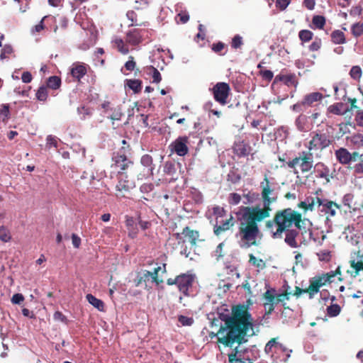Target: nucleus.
<instances>
[{"label": "nucleus", "mask_w": 363, "mask_h": 363, "mask_svg": "<svg viewBox=\"0 0 363 363\" xmlns=\"http://www.w3.org/2000/svg\"><path fill=\"white\" fill-rule=\"evenodd\" d=\"M311 222L303 218L302 214L291 208L278 210L273 218L266 222L265 226L272 233L274 239H281L285 234L284 242L292 248H297L296 238L299 233L311 235Z\"/></svg>", "instance_id": "obj_1"}, {"label": "nucleus", "mask_w": 363, "mask_h": 363, "mask_svg": "<svg viewBox=\"0 0 363 363\" xmlns=\"http://www.w3.org/2000/svg\"><path fill=\"white\" fill-rule=\"evenodd\" d=\"M250 315L247 308L245 306H236L233 308L232 316L228 317L225 321V327H221L216 334L219 342L225 346L233 347L234 343H238L235 347V354L229 356L230 362L233 361V357L242 352L241 345L247 342L245 339L247 330L250 325Z\"/></svg>", "instance_id": "obj_2"}, {"label": "nucleus", "mask_w": 363, "mask_h": 363, "mask_svg": "<svg viewBox=\"0 0 363 363\" xmlns=\"http://www.w3.org/2000/svg\"><path fill=\"white\" fill-rule=\"evenodd\" d=\"M262 187L261 196L262 201V208L260 205H256L251 207V217L252 220L256 222H261L270 216L272 211L271 204L276 201L275 197H271L269 195L273 191L269 186V182L267 176H265L264 181L261 182Z\"/></svg>", "instance_id": "obj_3"}, {"label": "nucleus", "mask_w": 363, "mask_h": 363, "mask_svg": "<svg viewBox=\"0 0 363 363\" xmlns=\"http://www.w3.org/2000/svg\"><path fill=\"white\" fill-rule=\"evenodd\" d=\"M337 161L342 164L347 165V168L353 171L354 174H363V154L354 151L350 152L345 147H340L335 151Z\"/></svg>", "instance_id": "obj_4"}, {"label": "nucleus", "mask_w": 363, "mask_h": 363, "mask_svg": "<svg viewBox=\"0 0 363 363\" xmlns=\"http://www.w3.org/2000/svg\"><path fill=\"white\" fill-rule=\"evenodd\" d=\"M237 220L239 222V231L236 234L238 243L241 247H250V207L242 206L236 213Z\"/></svg>", "instance_id": "obj_5"}, {"label": "nucleus", "mask_w": 363, "mask_h": 363, "mask_svg": "<svg viewBox=\"0 0 363 363\" xmlns=\"http://www.w3.org/2000/svg\"><path fill=\"white\" fill-rule=\"evenodd\" d=\"M310 136L311 140L306 145L308 152L314 155L315 158H320L322 152L333 143V138L328 134L318 130L311 132Z\"/></svg>", "instance_id": "obj_6"}, {"label": "nucleus", "mask_w": 363, "mask_h": 363, "mask_svg": "<svg viewBox=\"0 0 363 363\" xmlns=\"http://www.w3.org/2000/svg\"><path fill=\"white\" fill-rule=\"evenodd\" d=\"M278 337L272 338L265 345L264 352L269 354L274 360H279L284 363L289 362L293 350L277 341Z\"/></svg>", "instance_id": "obj_7"}, {"label": "nucleus", "mask_w": 363, "mask_h": 363, "mask_svg": "<svg viewBox=\"0 0 363 363\" xmlns=\"http://www.w3.org/2000/svg\"><path fill=\"white\" fill-rule=\"evenodd\" d=\"M313 157L315 156L310 152L303 151L299 157L287 162L286 164L291 169H294L297 165H299L301 172L307 173L313 166Z\"/></svg>", "instance_id": "obj_8"}, {"label": "nucleus", "mask_w": 363, "mask_h": 363, "mask_svg": "<svg viewBox=\"0 0 363 363\" xmlns=\"http://www.w3.org/2000/svg\"><path fill=\"white\" fill-rule=\"evenodd\" d=\"M341 206L329 200L328 199H322L321 204L318 211L325 215V225L328 228L332 226L331 218L335 217L337 214V210L340 209Z\"/></svg>", "instance_id": "obj_9"}, {"label": "nucleus", "mask_w": 363, "mask_h": 363, "mask_svg": "<svg viewBox=\"0 0 363 363\" xmlns=\"http://www.w3.org/2000/svg\"><path fill=\"white\" fill-rule=\"evenodd\" d=\"M350 268L347 273L352 278H356L363 273V254L357 250L351 255L349 261Z\"/></svg>", "instance_id": "obj_10"}, {"label": "nucleus", "mask_w": 363, "mask_h": 363, "mask_svg": "<svg viewBox=\"0 0 363 363\" xmlns=\"http://www.w3.org/2000/svg\"><path fill=\"white\" fill-rule=\"evenodd\" d=\"M214 99L221 105L227 104L230 92V86L227 83L218 82L213 88Z\"/></svg>", "instance_id": "obj_11"}, {"label": "nucleus", "mask_w": 363, "mask_h": 363, "mask_svg": "<svg viewBox=\"0 0 363 363\" xmlns=\"http://www.w3.org/2000/svg\"><path fill=\"white\" fill-rule=\"evenodd\" d=\"M101 108L104 113L113 121H120L123 115L119 106H114L108 101L103 103Z\"/></svg>", "instance_id": "obj_12"}, {"label": "nucleus", "mask_w": 363, "mask_h": 363, "mask_svg": "<svg viewBox=\"0 0 363 363\" xmlns=\"http://www.w3.org/2000/svg\"><path fill=\"white\" fill-rule=\"evenodd\" d=\"M337 275L339 276L338 281H342L344 280V278L341 275L340 267H337L335 271H331L328 273L315 276L314 279L318 281L320 286L322 287L323 286L327 285L328 284L332 283L333 278Z\"/></svg>", "instance_id": "obj_13"}, {"label": "nucleus", "mask_w": 363, "mask_h": 363, "mask_svg": "<svg viewBox=\"0 0 363 363\" xmlns=\"http://www.w3.org/2000/svg\"><path fill=\"white\" fill-rule=\"evenodd\" d=\"M337 275L339 276L338 281H342L344 280V278L341 275L340 267H337L335 271H331L328 273L315 276L314 279L318 281L320 286L322 287L323 286L327 285L328 284L332 283L333 278Z\"/></svg>", "instance_id": "obj_14"}, {"label": "nucleus", "mask_w": 363, "mask_h": 363, "mask_svg": "<svg viewBox=\"0 0 363 363\" xmlns=\"http://www.w3.org/2000/svg\"><path fill=\"white\" fill-rule=\"evenodd\" d=\"M135 186L134 182L128 179L125 173H119L118 183L116 185V190L118 192L117 196H123L124 193L129 191Z\"/></svg>", "instance_id": "obj_15"}, {"label": "nucleus", "mask_w": 363, "mask_h": 363, "mask_svg": "<svg viewBox=\"0 0 363 363\" xmlns=\"http://www.w3.org/2000/svg\"><path fill=\"white\" fill-rule=\"evenodd\" d=\"M266 302L264 303L266 310V314H270L274 310V306L277 303L276 290L273 288L268 289L263 294Z\"/></svg>", "instance_id": "obj_16"}, {"label": "nucleus", "mask_w": 363, "mask_h": 363, "mask_svg": "<svg viewBox=\"0 0 363 363\" xmlns=\"http://www.w3.org/2000/svg\"><path fill=\"white\" fill-rule=\"evenodd\" d=\"M188 138L186 137H179L171 143L169 147L172 151L175 152L179 156H184L188 152L187 147Z\"/></svg>", "instance_id": "obj_17"}, {"label": "nucleus", "mask_w": 363, "mask_h": 363, "mask_svg": "<svg viewBox=\"0 0 363 363\" xmlns=\"http://www.w3.org/2000/svg\"><path fill=\"white\" fill-rule=\"evenodd\" d=\"M194 277L191 274H182L175 279V284L177 285L179 290L186 295L189 287L191 286Z\"/></svg>", "instance_id": "obj_18"}, {"label": "nucleus", "mask_w": 363, "mask_h": 363, "mask_svg": "<svg viewBox=\"0 0 363 363\" xmlns=\"http://www.w3.org/2000/svg\"><path fill=\"white\" fill-rule=\"evenodd\" d=\"M279 82H283L287 86H296L297 84L296 77L295 74H283L281 73L275 77L272 87L274 88Z\"/></svg>", "instance_id": "obj_19"}, {"label": "nucleus", "mask_w": 363, "mask_h": 363, "mask_svg": "<svg viewBox=\"0 0 363 363\" xmlns=\"http://www.w3.org/2000/svg\"><path fill=\"white\" fill-rule=\"evenodd\" d=\"M314 173L316 177L324 179L327 183L330 180V169L323 162H318L315 165Z\"/></svg>", "instance_id": "obj_20"}, {"label": "nucleus", "mask_w": 363, "mask_h": 363, "mask_svg": "<svg viewBox=\"0 0 363 363\" xmlns=\"http://www.w3.org/2000/svg\"><path fill=\"white\" fill-rule=\"evenodd\" d=\"M144 30L133 29L126 34V42L132 45H136L141 43Z\"/></svg>", "instance_id": "obj_21"}, {"label": "nucleus", "mask_w": 363, "mask_h": 363, "mask_svg": "<svg viewBox=\"0 0 363 363\" xmlns=\"http://www.w3.org/2000/svg\"><path fill=\"white\" fill-rule=\"evenodd\" d=\"M87 69L84 64L80 62H75L72 65L70 73L72 76L79 80L86 73Z\"/></svg>", "instance_id": "obj_22"}, {"label": "nucleus", "mask_w": 363, "mask_h": 363, "mask_svg": "<svg viewBox=\"0 0 363 363\" xmlns=\"http://www.w3.org/2000/svg\"><path fill=\"white\" fill-rule=\"evenodd\" d=\"M233 220V216H230V218L227 219L223 223H222L221 221H220V223H216L213 228L214 233L216 235H219L223 232L229 230L230 227H232L234 225Z\"/></svg>", "instance_id": "obj_23"}, {"label": "nucleus", "mask_w": 363, "mask_h": 363, "mask_svg": "<svg viewBox=\"0 0 363 363\" xmlns=\"http://www.w3.org/2000/svg\"><path fill=\"white\" fill-rule=\"evenodd\" d=\"M330 41L335 45H343L347 43L346 35L342 30L335 29L330 33Z\"/></svg>", "instance_id": "obj_24"}, {"label": "nucleus", "mask_w": 363, "mask_h": 363, "mask_svg": "<svg viewBox=\"0 0 363 363\" xmlns=\"http://www.w3.org/2000/svg\"><path fill=\"white\" fill-rule=\"evenodd\" d=\"M322 99L323 94L321 93L313 92L304 96L302 104L305 105L306 107L313 106L314 103L321 101Z\"/></svg>", "instance_id": "obj_25"}, {"label": "nucleus", "mask_w": 363, "mask_h": 363, "mask_svg": "<svg viewBox=\"0 0 363 363\" xmlns=\"http://www.w3.org/2000/svg\"><path fill=\"white\" fill-rule=\"evenodd\" d=\"M297 129L301 132H306L310 130L308 118L304 114H300L295 121Z\"/></svg>", "instance_id": "obj_26"}, {"label": "nucleus", "mask_w": 363, "mask_h": 363, "mask_svg": "<svg viewBox=\"0 0 363 363\" xmlns=\"http://www.w3.org/2000/svg\"><path fill=\"white\" fill-rule=\"evenodd\" d=\"M350 31L352 35L355 38L358 39L359 37L363 35V22L358 21L352 23L350 27Z\"/></svg>", "instance_id": "obj_27"}, {"label": "nucleus", "mask_w": 363, "mask_h": 363, "mask_svg": "<svg viewBox=\"0 0 363 363\" xmlns=\"http://www.w3.org/2000/svg\"><path fill=\"white\" fill-rule=\"evenodd\" d=\"M326 24V18L321 15H314L312 18V28L323 30Z\"/></svg>", "instance_id": "obj_28"}, {"label": "nucleus", "mask_w": 363, "mask_h": 363, "mask_svg": "<svg viewBox=\"0 0 363 363\" xmlns=\"http://www.w3.org/2000/svg\"><path fill=\"white\" fill-rule=\"evenodd\" d=\"M306 203L308 206L309 211H313L318 207L319 208L321 204L322 199L318 196H307L306 199Z\"/></svg>", "instance_id": "obj_29"}, {"label": "nucleus", "mask_w": 363, "mask_h": 363, "mask_svg": "<svg viewBox=\"0 0 363 363\" xmlns=\"http://www.w3.org/2000/svg\"><path fill=\"white\" fill-rule=\"evenodd\" d=\"M320 286L318 281L312 277L309 280V286L307 288L308 294L309 295V298H313L314 295L318 294L320 291Z\"/></svg>", "instance_id": "obj_30"}, {"label": "nucleus", "mask_w": 363, "mask_h": 363, "mask_svg": "<svg viewBox=\"0 0 363 363\" xmlns=\"http://www.w3.org/2000/svg\"><path fill=\"white\" fill-rule=\"evenodd\" d=\"M343 108L344 104L342 102L333 104L328 108V116H329L330 113L342 116L345 113Z\"/></svg>", "instance_id": "obj_31"}, {"label": "nucleus", "mask_w": 363, "mask_h": 363, "mask_svg": "<svg viewBox=\"0 0 363 363\" xmlns=\"http://www.w3.org/2000/svg\"><path fill=\"white\" fill-rule=\"evenodd\" d=\"M86 298V300L88 301V302L90 304H91L94 307H95L100 311H104V303L102 301H101L100 299H98L92 294H87Z\"/></svg>", "instance_id": "obj_32"}, {"label": "nucleus", "mask_w": 363, "mask_h": 363, "mask_svg": "<svg viewBox=\"0 0 363 363\" xmlns=\"http://www.w3.org/2000/svg\"><path fill=\"white\" fill-rule=\"evenodd\" d=\"M362 69L359 65L352 66L349 72L351 79L356 82H359L362 77Z\"/></svg>", "instance_id": "obj_33"}, {"label": "nucleus", "mask_w": 363, "mask_h": 363, "mask_svg": "<svg viewBox=\"0 0 363 363\" xmlns=\"http://www.w3.org/2000/svg\"><path fill=\"white\" fill-rule=\"evenodd\" d=\"M183 234L187 238L188 240L192 244L195 245L197 239L199 238V233L195 230H191L189 228H186L183 230Z\"/></svg>", "instance_id": "obj_34"}, {"label": "nucleus", "mask_w": 363, "mask_h": 363, "mask_svg": "<svg viewBox=\"0 0 363 363\" xmlns=\"http://www.w3.org/2000/svg\"><path fill=\"white\" fill-rule=\"evenodd\" d=\"M140 163L142 165L147 168V174L150 175H152L153 167L152 164V158L149 155H145L141 157Z\"/></svg>", "instance_id": "obj_35"}, {"label": "nucleus", "mask_w": 363, "mask_h": 363, "mask_svg": "<svg viewBox=\"0 0 363 363\" xmlns=\"http://www.w3.org/2000/svg\"><path fill=\"white\" fill-rule=\"evenodd\" d=\"M162 270L161 267H157L154 269L153 272H146L144 274V277L145 279H151L152 282H155L157 284H159L160 283L162 282V279H158L157 274L158 272Z\"/></svg>", "instance_id": "obj_36"}, {"label": "nucleus", "mask_w": 363, "mask_h": 363, "mask_svg": "<svg viewBox=\"0 0 363 363\" xmlns=\"http://www.w3.org/2000/svg\"><path fill=\"white\" fill-rule=\"evenodd\" d=\"M114 45L117 48L118 50L123 55H126L129 52L128 46L125 44L121 38H115L113 40Z\"/></svg>", "instance_id": "obj_37"}, {"label": "nucleus", "mask_w": 363, "mask_h": 363, "mask_svg": "<svg viewBox=\"0 0 363 363\" xmlns=\"http://www.w3.org/2000/svg\"><path fill=\"white\" fill-rule=\"evenodd\" d=\"M130 162L124 155H118L116 157L115 165L121 170H125L129 165Z\"/></svg>", "instance_id": "obj_38"}, {"label": "nucleus", "mask_w": 363, "mask_h": 363, "mask_svg": "<svg viewBox=\"0 0 363 363\" xmlns=\"http://www.w3.org/2000/svg\"><path fill=\"white\" fill-rule=\"evenodd\" d=\"M313 33L310 30H301L298 33V38L302 43L309 42L313 39Z\"/></svg>", "instance_id": "obj_39"}, {"label": "nucleus", "mask_w": 363, "mask_h": 363, "mask_svg": "<svg viewBox=\"0 0 363 363\" xmlns=\"http://www.w3.org/2000/svg\"><path fill=\"white\" fill-rule=\"evenodd\" d=\"M354 200V195L352 194H346L342 198V203L345 206H347L349 211H355L356 208L352 206Z\"/></svg>", "instance_id": "obj_40"}, {"label": "nucleus", "mask_w": 363, "mask_h": 363, "mask_svg": "<svg viewBox=\"0 0 363 363\" xmlns=\"http://www.w3.org/2000/svg\"><path fill=\"white\" fill-rule=\"evenodd\" d=\"M327 315L329 317H336L341 312V307L337 303L331 304L327 307Z\"/></svg>", "instance_id": "obj_41"}, {"label": "nucleus", "mask_w": 363, "mask_h": 363, "mask_svg": "<svg viewBox=\"0 0 363 363\" xmlns=\"http://www.w3.org/2000/svg\"><path fill=\"white\" fill-rule=\"evenodd\" d=\"M251 264L257 268V272H259L260 270L264 269L266 267L265 262L259 259L251 254Z\"/></svg>", "instance_id": "obj_42"}, {"label": "nucleus", "mask_w": 363, "mask_h": 363, "mask_svg": "<svg viewBox=\"0 0 363 363\" xmlns=\"http://www.w3.org/2000/svg\"><path fill=\"white\" fill-rule=\"evenodd\" d=\"M126 84L135 93H138L141 89V82L138 79H128Z\"/></svg>", "instance_id": "obj_43"}, {"label": "nucleus", "mask_w": 363, "mask_h": 363, "mask_svg": "<svg viewBox=\"0 0 363 363\" xmlns=\"http://www.w3.org/2000/svg\"><path fill=\"white\" fill-rule=\"evenodd\" d=\"M213 214L216 216V223H218L220 221L219 218H223L225 215V211L223 207L216 206L212 208Z\"/></svg>", "instance_id": "obj_44"}, {"label": "nucleus", "mask_w": 363, "mask_h": 363, "mask_svg": "<svg viewBox=\"0 0 363 363\" xmlns=\"http://www.w3.org/2000/svg\"><path fill=\"white\" fill-rule=\"evenodd\" d=\"M60 79L58 77L52 76L48 79L47 85L49 88L56 89L60 87Z\"/></svg>", "instance_id": "obj_45"}, {"label": "nucleus", "mask_w": 363, "mask_h": 363, "mask_svg": "<svg viewBox=\"0 0 363 363\" xmlns=\"http://www.w3.org/2000/svg\"><path fill=\"white\" fill-rule=\"evenodd\" d=\"M322 40L320 38L316 37L312 43L308 46V49L311 52L319 50L322 47Z\"/></svg>", "instance_id": "obj_46"}, {"label": "nucleus", "mask_w": 363, "mask_h": 363, "mask_svg": "<svg viewBox=\"0 0 363 363\" xmlns=\"http://www.w3.org/2000/svg\"><path fill=\"white\" fill-rule=\"evenodd\" d=\"M317 256L319 260L328 262L331 258V252L328 250H320L317 252Z\"/></svg>", "instance_id": "obj_47"}, {"label": "nucleus", "mask_w": 363, "mask_h": 363, "mask_svg": "<svg viewBox=\"0 0 363 363\" xmlns=\"http://www.w3.org/2000/svg\"><path fill=\"white\" fill-rule=\"evenodd\" d=\"M48 93L46 87L41 86L36 93V97L39 101H44L47 99Z\"/></svg>", "instance_id": "obj_48"}, {"label": "nucleus", "mask_w": 363, "mask_h": 363, "mask_svg": "<svg viewBox=\"0 0 363 363\" xmlns=\"http://www.w3.org/2000/svg\"><path fill=\"white\" fill-rule=\"evenodd\" d=\"M0 240L3 242H8L11 240V234L8 229L0 227Z\"/></svg>", "instance_id": "obj_49"}, {"label": "nucleus", "mask_w": 363, "mask_h": 363, "mask_svg": "<svg viewBox=\"0 0 363 363\" xmlns=\"http://www.w3.org/2000/svg\"><path fill=\"white\" fill-rule=\"evenodd\" d=\"M9 114V108L8 105H3L0 108V118L5 121L8 119Z\"/></svg>", "instance_id": "obj_50"}, {"label": "nucleus", "mask_w": 363, "mask_h": 363, "mask_svg": "<svg viewBox=\"0 0 363 363\" xmlns=\"http://www.w3.org/2000/svg\"><path fill=\"white\" fill-rule=\"evenodd\" d=\"M351 141L356 145L363 146V135L360 133L352 135Z\"/></svg>", "instance_id": "obj_51"}, {"label": "nucleus", "mask_w": 363, "mask_h": 363, "mask_svg": "<svg viewBox=\"0 0 363 363\" xmlns=\"http://www.w3.org/2000/svg\"><path fill=\"white\" fill-rule=\"evenodd\" d=\"M46 18V16H44L42 20L39 22L38 24L35 25L32 28L30 32L33 35H35L37 33H40L41 30L44 29V20Z\"/></svg>", "instance_id": "obj_52"}, {"label": "nucleus", "mask_w": 363, "mask_h": 363, "mask_svg": "<svg viewBox=\"0 0 363 363\" xmlns=\"http://www.w3.org/2000/svg\"><path fill=\"white\" fill-rule=\"evenodd\" d=\"M355 121L357 125L359 127H363V110L358 108L355 115Z\"/></svg>", "instance_id": "obj_53"}, {"label": "nucleus", "mask_w": 363, "mask_h": 363, "mask_svg": "<svg viewBox=\"0 0 363 363\" xmlns=\"http://www.w3.org/2000/svg\"><path fill=\"white\" fill-rule=\"evenodd\" d=\"M179 321L184 326L191 325L194 323L193 318L184 315H180L179 317Z\"/></svg>", "instance_id": "obj_54"}, {"label": "nucleus", "mask_w": 363, "mask_h": 363, "mask_svg": "<svg viewBox=\"0 0 363 363\" xmlns=\"http://www.w3.org/2000/svg\"><path fill=\"white\" fill-rule=\"evenodd\" d=\"M47 146L50 147H57V138L55 136H52L51 135H48L46 138Z\"/></svg>", "instance_id": "obj_55"}, {"label": "nucleus", "mask_w": 363, "mask_h": 363, "mask_svg": "<svg viewBox=\"0 0 363 363\" xmlns=\"http://www.w3.org/2000/svg\"><path fill=\"white\" fill-rule=\"evenodd\" d=\"M223 247H224V243L223 242H221L220 243L216 250L214 251V256L216 257V259L218 260L220 258L223 257Z\"/></svg>", "instance_id": "obj_56"}, {"label": "nucleus", "mask_w": 363, "mask_h": 363, "mask_svg": "<svg viewBox=\"0 0 363 363\" xmlns=\"http://www.w3.org/2000/svg\"><path fill=\"white\" fill-rule=\"evenodd\" d=\"M13 51L12 48L10 45H5L1 50L0 55L1 60H4L7 57L8 55H10Z\"/></svg>", "instance_id": "obj_57"}, {"label": "nucleus", "mask_w": 363, "mask_h": 363, "mask_svg": "<svg viewBox=\"0 0 363 363\" xmlns=\"http://www.w3.org/2000/svg\"><path fill=\"white\" fill-rule=\"evenodd\" d=\"M241 197L239 194L236 193H233L230 194L229 197V203L230 204L237 205L240 203Z\"/></svg>", "instance_id": "obj_58"}, {"label": "nucleus", "mask_w": 363, "mask_h": 363, "mask_svg": "<svg viewBox=\"0 0 363 363\" xmlns=\"http://www.w3.org/2000/svg\"><path fill=\"white\" fill-rule=\"evenodd\" d=\"M259 72L262 78L268 82L271 81L273 79L274 74L270 70H260Z\"/></svg>", "instance_id": "obj_59"}, {"label": "nucleus", "mask_w": 363, "mask_h": 363, "mask_svg": "<svg viewBox=\"0 0 363 363\" xmlns=\"http://www.w3.org/2000/svg\"><path fill=\"white\" fill-rule=\"evenodd\" d=\"M291 0H277L276 5L281 10L284 11L290 4Z\"/></svg>", "instance_id": "obj_60"}, {"label": "nucleus", "mask_w": 363, "mask_h": 363, "mask_svg": "<svg viewBox=\"0 0 363 363\" xmlns=\"http://www.w3.org/2000/svg\"><path fill=\"white\" fill-rule=\"evenodd\" d=\"M362 13V8L360 6H352L350 10V14L352 16H359Z\"/></svg>", "instance_id": "obj_61"}, {"label": "nucleus", "mask_w": 363, "mask_h": 363, "mask_svg": "<svg viewBox=\"0 0 363 363\" xmlns=\"http://www.w3.org/2000/svg\"><path fill=\"white\" fill-rule=\"evenodd\" d=\"M24 300V297L21 294H15L11 298V302L13 304H20Z\"/></svg>", "instance_id": "obj_62"}, {"label": "nucleus", "mask_w": 363, "mask_h": 363, "mask_svg": "<svg viewBox=\"0 0 363 363\" xmlns=\"http://www.w3.org/2000/svg\"><path fill=\"white\" fill-rule=\"evenodd\" d=\"M125 67L128 71H133L135 69V62L133 60V57H129V60L125 64Z\"/></svg>", "instance_id": "obj_63"}, {"label": "nucleus", "mask_w": 363, "mask_h": 363, "mask_svg": "<svg viewBox=\"0 0 363 363\" xmlns=\"http://www.w3.org/2000/svg\"><path fill=\"white\" fill-rule=\"evenodd\" d=\"M152 69L153 70L152 82L155 83H159L162 80L161 74L156 68L152 67Z\"/></svg>", "instance_id": "obj_64"}]
</instances>
